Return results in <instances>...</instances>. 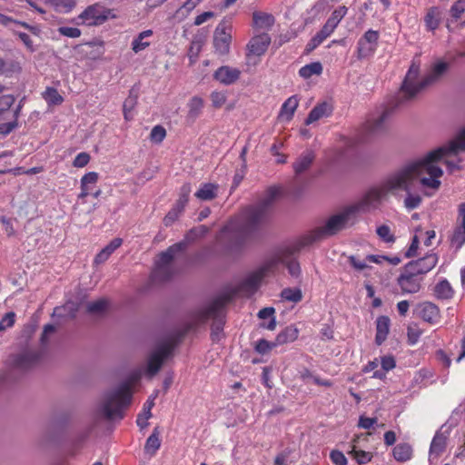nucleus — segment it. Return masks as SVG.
Masks as SVG:
<instances>
[{
  "label": "nucleus",
  "mask_w": 465,
  "mask_h": 465,
  "mask_svg": "<svg viewBox=\"0 0 465 465\" xmlns=\"http://www.w3.org/2000/svg\"><path fill=\"white\" fill-rule=\"evenodd\" d=\"M331 112V108L329 104L322 103L316 105L309 114L305 124H311L322 117L328 116Z\"/></svg>",
  "instance_id": "nucleus-26"
},
{
  "label": "nucleus",
  "mask_w": 465,
  "mask_h": 465,
  "mask_svg": "<svg viewBox=\"0 0 465 465\" xmlns=\"http://www.w3.org/2000/svg\"><path fill=\"white\" fill-rule=\"evenodd\" d=\"M388 194L382 183H381L378 186L370 189L360 202L351 205L358 206L357 213L359 214L361 212L377 208Z\"/></svg>",
  "instance_id": "nucleus-10"
},
{
  "label": "nucleus",
  "mask_w": 465,
  "mask_h": 465,
  "mask_svg": "<svg viewBox=\"0 0 465 465\" xmlns=\"http://www.w3.org/2000/svg\"><path fill=\"white\" fill-rule=\"evenodd\" d=\"M185 248V243L179 242L169 247L165 252L160 253L156 262V276L166 280L170 277L169 269L175 255Z\"/></svg>",
  "instance_id": "nucleus-13"
},
{
  "label": "nucleus",
  "mask_w": 465,
  "mask_h": 465,
  "mask_svg": "<svg viewBox=\"0 0 465 465\" xmlns=\"http://www.w3.org/2000/svg\"><path fill=\"white\" fill-rule=\"evenodd\" d=\"M299 104L298 98L296 96H291L289 97L282 105L279 118L282 121H290L293 114L295 110L297 109Z\"/></svg>",
  "instance_id": "nucleus-23"
},
{
  "label": "nucleus",
  "mask_w": 465,
  "mask_h": 465,
  "mask_svg": "<svg viewBox=\"0 0 465 465\" xmlns=\"http://www.w3.org/2000/svg\"><path fill=\"white\" fill-rule=\"evenodd\" d=\"M211 100L215 107H221L226 102V95L222 92H213L211 94Z\"/></svg>",
  "instance_id": "nucleus-61"
},
{
  "label": "nucleus",
  "mask_w": 465,
  "mask_h": 465,
  "mask_svg": "<svg viewBox=\"0 0 465 465\" xmlns=\"http://www.w3.org/2000/svg\"><path fill=\"white\" fill-rule=\"evenodd\" d=\"M454 291L447 280H441L434 287V295L440 300L452 298Z\"/></svg>",
  "instance_id": "nucleus-31"
},
{
  "label": "nucleus",
  "mask_w": 465,
  "mask_h": 465,
  "mask_svg": "<svg viewBox=\"0 0 465 465\" xmlns=\"http://www.w3.org/2000/svg\"><path fill=\"white\" fill-rule=\"evenodd\" d=\"M15 101V96L11 94L0 96V116L14 104Z\"/></svg>",
  "instance_id": "nucleus-53"
},
{
  "label": "nucleus",
  "mask_w": 465,
  "mask_h": 465,
  "mask_svg": "<svg viewBox=\"0 0 465 465\" xmlns=\"http://www.w3.org/2000/svg\"><path fill=\"white\" fill-rule=\"evenodd\" d=\"M97 181L98 173L95 172H90L81 178V185L90 187L92 189V186L94 185Z\"/></svg>",
  "instance_id": "nucleus-55"
},
{
  "label": "nucleus",
  "mask_w": 465,
  "mask_h": 465,
  "mask_svg": "<svg viewBox=\"0 0 465 465\" xmlns=\"http://www.w3.org/2000/svg\"><path fill=\"white\" fill-rule=\"evenodd\" d=\"M137 103L136 95L130 94L125 101L124 102L123 110L124 116L126 121H130L133 119V110Z\"/></svg>",
  "instance_id": "nucleus-45"
},
{
  "label": "nucleus",
  "mask_w": 465,
  "mask_h": 465,
  "mask_svg": "<svg viewBox=\"0 0 465 465\" xmlns=\"http://www.w3.org/2000/svg\"><path fill=\"white\" fill-rule=\"evenodd\" d=\"M108 308L109 302L104 298H100L86 304V311L92 315H102L108 310Z\"/></svg>",
  "instance_id": "nucleus-33"
},
{
  "label": "nucleus",
  "mask_w": 465,
  "mask_h": 465,
  "mask_svg": "<svg viewBox=\"0 0 465 465\" xmlns=\"http://www.w3.org/2000/svg\"><path fill=\"white\" fill-rule=\"evenodd\" d=\"M277 194L276 188H270L258 203L246 207L238 218L232 220L223 228V233L232 234L237 240H242L258 230L268 220Z\"/></svg>",
  "instance_id": "nucleus-2"
},
{
  "label": "nucleus",
  "mask_w": 465,
  "mask_h": 465,
  "mask_svg": "<svg viewBox=\"0 0 465 465\" xmlns=\"http://www.w3.org/2000/svg\"><path fill=\"white\" fill-rule=\"evenodd\" d=\"M60 35L70 38H77L81 35V30L76 27L62 26L58 28Z\"/></svg>",
  "instance_id": "nucleus-56"
},
{
  "label": "nucleus",
  "mask_w": 465,
  "mask_h": 465,
  "mask_svg": "<svg viewBox=\"0 0 465 465\" xmlns=\"http://www.w3.org/2000/svg\"><path fill=\"white\" fill-rule=\"evenodd\" d=\"M275 18L272 14L254 11L252 13V26L256 30L269 31L274 25Z\"/></svg>",
  "instance_id": "nucleus-21"
},
{
  "label": "nucleus",
  "mask_w": 465,
  "mask_h": 465,
  "mask_svg": "<svg viewBox=\"0 0 465 465\" xmlns=\"http://www.w3.org/2000/svg\"><path fill=\"white\" fill-rule=\"evenodd\" d=\"M160 446L161 440L159 438V431L158 429L155 428L153 433L148 437L144 446V450L146 452L153 455L159 450Z\"/></svg>",
  "instance_id": "nucleus-38"
},
{
  "label": "nucleus",
  "mask_w": 465,
  "mask_h": 465,
  "mask_svg": "<svg viewBox=\"0 0 465 465\" xmlns=\"http://www.w3.org/2000/svg\"><path fill=\"white\" fill-rule=\"evenodd\" d=\"M349 262L351 265L359 272H361L369 267L366 258L364 260H360L355 256H350Z\"/></svg>",
  "instance_id": "nucleus-57"
},
{
  "label": "nucleus",
  "mask_w": 465,
  "mask_h": 465,
  "mask_svg": "<svg viewBox=\"0 0 465 465\" xmlns=\"http://www.w3.org/2000/svg\"><path fill=\"white\" fill-rule=\"evenodd\" d=\"M417 310L419 316L429 323L435 324L440 321V309L430 302L420 303Z\"/></svg>",
  "instance_id": "nucleus-18"
},
{
  "label": "nucleus",
  "mask_w": 465,
  "mask_h": 465,
  "mask_svg": "<svg viewBox=\"0 0 465 465\" xmlns=\"http://www.w3.org/2000/svg\"><path fill=\"white\" fill-rule=\"evenodd\" d=\"M153 35V32L151 29L144 30L138 34V35L132 41V50L135 54H138L146 49L151 45L147 38L151 37Z\"/></svg>",
  "instance_id": "nucleus-24"
},
{
  "label": "nucleus",
  "mask_w": 465,
  "mask_h": 465,
  "mask_svg": "<svg viewBox=\"0 0 465 465\" xmlns=\"http://www.w3.org/2000/svg\"><path fill=\"white\" fill-rule=\"evenodd\" d=\"M357 208L358 206L351 204L331 215L322 226L317 227L310 233L304 244L335 235L339 232L352 226L358 219Z\"/></svg>",
  "instance_id": "nucleus-4"
},
{
  "label": "nucleus",
  "mask_w": 465,
  "mask_h": 465,
  "mask_svg": "<svg viewBox=\"0 0 465 465\" xmlns=\"http://www.w3.org/2000/svg\"><path fill=\"white\" fill-rule=\"evenodd\" d=\"M1 75H4L5 77H12L13 75L18 74L22 72V66L20 62L14 59H3V65L1 66Z\"/></svg>",
  "instance_id": "nucleus-32"
},
{
  "label": "nucleus",
  "mask_w": 465,
  "mask_h": 465,
  "mask_svg": "<svg viewBox=\"0 0 465 465\" xmlns=\"http://www.w3.org/2000/svg\"><path fill=\"white\" fill-rule=\"evenodd\" d=\"M331 461L335 465H346L347 459L344 454L339 450H332L330 454Z\"/></svg>",
  "instance_id": "nucleus-62"
},
{
  "label": "nucleus",
  "mask_w": 465,
  "mask_h": 465,
  "mask_svg": "<svg viewBox=\"0 0 465 465\" xmlns=\"http://www.w3.org/2000/svg\"><path fill=\"white\" fill-rule=\"evenodd\" d=\"M449 64L444 61H437L430 72L424 79L418 82L420 66L412 63L401 85V93L407 99L414 97L423 88L438 81L448 70Z\"/></svg>",
  "instance_id": "nucleus-5"
},
{
  "label": "nucleus",
  "mask_w": 465,
  "mask_h": 465,
  "mask_svg": "<svg viewBox=\"0 0 465 465\" xmlns=\"http://www.w3.org/2000/svg\"><path fill=\"white\" fill-rule=\"evenodd\" d=\"M381 365L383 371H389L395 368L396 362L392 356H383L381 359Z\"/></svg>",
  "instance_id": "nucleus-63"
},
{
  "label": "nucleus",
  "mask_w": 465,
  "mask_h": 465,
  "mask_svg": "<svg viewBox=\"0 0 465 465\" xmlns=\"http://www.w3.org/2000/svg\"><path fill=\"white\" fill-rule=\"evenodd\" d=\"M376 233L384 242H395L394 234L391 232V228L386 224H382L377 227Z\"/></svg>",
  "instance_id": "nucleus-47"
},
{
  "label": "nucleus",
  "mask_w": 465,
  "mask_h": 465,
  "mask_svg": "<svg viewBox=\"0 0 465 465\" xmlns=\"http://www.w3.org/2000/svg\"><path fill=\"white\" fill-rule=\"evenodd\" d=\"M203 107V99L198 96H193L192 99H190V101L188 103L187 117L192 120L196 119L200 115Z\"/></svg>",
  "instance_id": "nucleus-36"
},
{
  "label": "nucleus",
  "mask_w": 465,
  "mask_h": 465,
  "mask_svg": "<svg viewBox=\"0 0 465 465\" xmlns=\"http://www.w3.org/2000/svg\"><path fill=\"white\" fill-rule=\"evenodd\" d=\"M389 113L388 111H383L377 117H373L369 120L367 123V129L371 133H376L383 128V124L388 118Z\"/></svg>",
  "instance_id": "nucleus-39"
},
{
  "label": "nucleus",
  "mask_w": 465,
  "mask_h": 465,
  "mask_svg": "<svg viewBox=\"0 0 465 465\" xmlns=\"http://www.w3.org/2000/svg\"><path fill=\"white\" fill-rule=\"evenodd\" d=\"M271 43V37L267 33H262L253 36L249 44L247 49L249 54L260 56L263 54Z\"/></svg>",
  "instance_id": "nucleus-17"
},
{
  "label": "nucleus",
  "mask_w": 465,
  "mask_h": 465,
  "mask_svg": "<svg viewBox=\"0 0 465 465\" xmlns=\"http://www.w3.org/2000/svg\"><path fill=\"white\" fill-rule=\"evenodd\" d=\"M322 72V64L319 62H314V63H311L309 64L302 66L299 70V74L302 78L308 79L314 74H316V75L321 74Z\"/></svg>",
  "instance_id": "nucleus-37"
},
{
  "label": "nucleus",
  "mask_w": 465,
  "mask_h": 465,
  "mask_svg": "<svg viewBox=\"0 0 465 465\" xmlns=\"http://www.w3.org/2000/svg\"><path fill=\"white\" fill-rule=\"evenodd\" d=\"M111 17H114V15L112 14V10L95 4L88 6L78 15L77 25L96 26L103 25Z\"/></svg>",
  "instance_id": "nucleus-8"
},
{
  "label": "nucleus",
  "mask_w": 465,
  "mask_h": 465,
  "mask_svg": "<svg viewBox=\"0 0 465 465\" xmlns=\"http://www.w3.org/2000/svg\"><path fill=\"white\" fill-rule=\"evenodd\" d=\"M440 153L428 152L423 156L410 161L401 167L389 173L382 181L388 193L396 195L398 192L411 191V185L419 178L420 184L426 195H432L441 185L443 170L432 165L431 160Z\"/></svg>",
  "instance_id": "nucleus-1"
},
{
  "label": "nucleus",
  "mask_w": 465,
  "mask_h": 465,
  "mask_svg": "<svg viewBox=\"0 0 465 465\" xmlns=\"http://www.w3.org/2000/svg\"><path fill=\"white\" fill-rule=\"evenodd\" d=\"M438 262V256L435 253H430L421 259L408 262L406 265L417 274H425L432 270Z\"/></svg>",
  "instance_id": "nucleus-16"
},
{
  "label": "nucleus",
  "mask_w": 465,
  "mask_h": 465,
  "mask_svg": "<svg viewBox=\"0 0 465 465\" xmlns=\"http://www.w3.org/2000/svg\"><path fill=\"white\" fill-rule=\"evenodd\" d=\"M347 12L348 8L344 5H341L331 13L327 21L337 27L341 19L346 15Z\"/></svg>",
  "instance_id": "nucleus-48"
},
{
  "label": "nucleus",
  "mask_w": 465,
  "mask_h": 465,
  "mask_svg": "<svg viewBox=\"0 0 465 465\" xmlns=\"http://www.w3.org/2000/svg\"><path fill=\"white\" fill-rule=\"evenodd\" d=\"M441 20V12L438 7H430L424 17V22L429 31H434Z\"/></svg>",
  "instance_id": "nucleus-30"
},
{
  "label": "nucleus",
  "mask_w": 465,
  "mask_h": 465,
  "mask_svg": "<svg viewBox=\"0 0 465 465\" xmlns=\"http://www.w3.org/2000/svg\"><path fill=\"white\" fill-rule=\"evenodd\" d=\"M40 355L34 351H25L16 355L13 360V366L15 369L25 371L34 366L39 360Z\"/></svg>",
  "instance_id": "nucleus-20"
},
{
  "label": "nucleus",
  "mask_w": 465,
  "mask_h": 465,
  "mask_svg": "<svg viewBox=\"0 0 465 465\" xmlns=\"http://www.w3.org/2000/svg\"><path fill=\"white\" fill-rule=\"evenodd\" d=\"M314 154L312 151H306L293 163V169L296 174L305 172L312 163Z\"/></svg>",
  "instance_id": "nucleus-28"
},
{
  "label": "nucleus",
  "mask_w": 465,
  "mask_h": 465,
  "mask_svg": "<svg viewBox=\"0 0 465 465\" xmlns=\"http://www.w3.org/2000/svg\"><path fill=\"white\" fill-rule=\"evenodd\" d=\"M226 301L224 299H217L213 301L204 311L203 319H213L212 338L213 341H218L223 337V329L224 325L223 307Z\"/></svg>",
  "instance_id": "nucleus-7"
},
{
  "label": "nucleus",
  "mask_w": 465,
  "mask_h": 465,
  "mask_svg": "<svg viewBox=\"0 0 465 465\" xmlns=\"http://www.w3.org/2000/svg\"><path fill=\"white\" fill-rule=\"evenodd\" d=\"M419 244H420L419 236L417 234H415L412 237V241H411V243L410 247L408 248V250L405 252V257L406 258H411V257L416 256L417 255V251H418V248H419Z\"/></svg>",
  "instance_id": "nucleus-59"
},
{
  "label": "nucleus",
  "mask_w": 465,
  "mask_h": 465,
  "mask_svg": "<svg viewBox=\"0 0 465 465\" xmlns=\"http://www.w3.org/2000/svg\"><path fill=\"white\" fill-rule=\"evenodd\" d=\"M201 49L202 45L199 41H193L191 43V45L188 50V57L191 64H193L196 62L198 55L201 52Z\"/></svg>",
  "instance_id": "nucleus-50"
},
{
  "label": "nucleus",
  "mask_w": 465,
  "mask_h": 465,
  "mask_svg": "<svg viewBox=\"0 0 465 465\" xmlns=\"http://www.w3.org/2000/svg\"><path fill=\"white\" fill-rule=\"evenodd\" d=\"M173 344L164 342L153 351L147 358L145 373L152 378L161 369L164 360L171 354Z\"/></svg>",
  "instance_id": "nucleus-11"
},
{
  "label": "nucleus",
  "mask_w": 465,
  "mask_h": 465,
  "mask_svg": "<svg viewBox=\"0 0 465 465\" xmlns=\"http://www.w3.org/2000/svg\"><path fill=\"white\" fill-rule=\"evenodd\" d=\"M240 75L241 71L239 69L227 65L221 66L213 74L214 79L225 85L235 83Z\"/></svg>",
  "instance_id": "nucleus-19"
},
{
  "label": "nucleus",
  "mask_w": 465,
  "mask_h": 465,
  "mask_svg": "<svg viewBox=\"0 0 465 465\" xmlns=\"http://www.w3.org/2000/svg\"><path fill=\"white\" fill-rule=\"evenodd\" d=\"M349 454H351L359 464H366L370 462L372 458V454L371 452L358 450L355 444L352 445Z\"/></svg>",
  "instance_id": "nucleus-43"
},
{
  "label": "nucleus",
  "mask_w": 465,
  "mask_h": 465,
  "mask_svg": "<svg viewBox=\"0 0 465 465\" xmlns=\"http://www.w3.org/2000/svg\"><path fill=\"white\" fill-rule=\"evenodd\" d=\"M232 25L226 20L221 21L213 34V46L220 55L227 54L230 51Z\"/></svg>",
  "instance_id": "nucleus-9"
},
{
  "label": "nucleus",
  "mask_w": 465,
  "mask_h": 465,
  "mask_svg": "<svg viewBox=\"0 0 465 465\" xmlns=\"http://www.w3.org/2000/svg\"><path fill=\"white\" fill-rule=\"evenodd\" d=\"M390 331V319L387 316H380L376 320L375 341L381 345L386 339Z\"/></svg>",
  "instance_id": "nucleus-22"
},
{
  "label": "nucleus",
  "mask_w": 465,
  "mask_h": 465,
  "mask_svg": "<svg viewBox=\"0 0 465 465\" xmlns=\"http://www.w3.org/2000/svg\"><path fill=\"white\" fill-rule=\"evenodd\" d=\"M203 0H187L183 5L177 11V13H183L187 15L191 13Z\"/></svg>",
  "instance_id": "nucleus-58"
},
{
  "label": "nucleus",
  "mask_w": 465,
  "mask_h": 465,
  "mask_svg": "<svg viewBox=\"0 0 465 465\" xmlns=\"http://www.w3.org/2000/svg\"><path fill=\"white\" fill-rule=\"evenodd\" d=\"M283 301L297 303L302 299V292L299 288H285L281 292Z\"/></svg>",
  "instance_id": "nucleus-41"
},
{
  "label": "nucleus",
  "mask_w": 465,
  "mask_h": 465,
  "mask_svg": "<svg viewBox=\"0 0 465 465\" xmlns=\"http://www.w3.org/2000/svg\"><path fill=\"white\" fill-rule=\"evenodd\" d=\"M90 161V155L87 153H78L74 160V166L77 168L84 167Z\"/></svg>",
  "instance_id": "nucleus-60"
},
{
  "label": "nucleus",
  "mask_w": 465,
  "mask_h": 465,
  "mask_svg": "<svg viewBox=\"0 0 465 465\" xmlns=\"http://www.w3.org/2000/svg\"><path fill=\"white\" fill-rule=\"evenodd\" d=\"M278 262L279 260L273 259L262 267L250 273L242 283V291L249 295L254 293L260 287L263 277L267 272L273 270Z\"/></svg>",
  "instance_id": "nucleus-12"
},
{
  "label": "nucleus",
  "mask_w": 465,
  "mask_h": 465,
  "mask_svg": "<svg viewBox=\"0 0 465 465\" xmlns=\"http://www.w3.org/2000/svg\"><path fill=\"white\" fill-rule=\"evenodd\" d=\"M299 330L294 325H290L284 328L276 337L275 342L278 345L293 342L297 340Z\"/></svg>",
  "instance_id": "nucleus-25"
},
{
  "label": "nucleus",
  "mask_w": 465,
  "mask_h": 465,
  "mask_svg": "<svg viewBox=\"0 0 465 465\" xmlns=\"http://www.w3.org/2000/svg\"><path fill=\"white\" fill-rule=\"evenodd\" d=\"M464 11L465 3L463 2H457L450 8V14L456 19L460 18L461 15L464 13Z\"/></svg>",
  "instance_id": "nucleus-64"
},
{
  "label": "nucleus",
  "mask_w": 465,
  "mask_h": 465,
  "mask_svg": "<svg viewBox=\"0 0 465 465\" xmlns=\"http://www.w3.org/2000/svg\"><path fill=\"white\" fill-rule=\"evenodd\" d=\"M276 346H277V344H276L275 341L273 342H270L264 339H261L257 341V343L255 345V350L257 352H259L261 354H265Z\"/></svg>",
  "instance_id": "nucleus-51"
},
{
  "label": "nucleus",
  "mask_w": 465,
  "mask_h": 465,
  "mask_svg": "<svg viewBox=\"0 0 465 465\" xmlns=\"http://www.w3.org/2000/svg\"><path fill=\"white\" fill-rule=\"evenodd\" d=\"M422 334V330L417 324H411L407 329V335L409 343L414 345L418 342L420 335Z\"/></svg>",
  "instance_id": "nucleus-49"
},
{
  "label": "nucleus",
  "mask_w": 465,
  "mask_h": 465,
  "mask_svg": "<svg viewBox=\"0 0 465 465\" xmlns=\"http://www.w3.org/2000/svg\"><path fill=\"white\" fill-rule=\"evenodd\" d=\"M166 135L165 129L161 125H155L150 134V138L154 143H161Z\"/></svg>",
  "instance_id": "nucleus-52"
},
{
  "label": "nucleus",
  "mask_w": 465,
  "mask_h": 465,
  "mask_svg": "<svg viewBox=\"0 0 465 465\" xmlns=\"http://www.w3.org/2000/svg\"><path fill=\"white\" fill-rule=\"evenodd\" d=\"M156 398V394L154 396H151L146 402L143 404L142 412L138 415L136 423L137 425L143 429L148 425V420L152 416L151 410L154 405V400Z\"/></svg>",
  "instance_id": "nucleus-29"
},
{
  "label": "nucleus",
  "mask_w": 465,
  "mask_h": 465,
  "mask_svg": "<svg viewBox=\"0 0 465 465\" xmlns=\"http://www.w3.org/2000/svg\"><path fill=\"white\" fill-rule=\"evenodd\" d=\"M393 457L398 461H407L411 458L412 449L408 443H400L393 449Z\"/></svg>",
  "instance_id": "nucleus-34"
},
{
  "label": "nucleus",
  "mask_w": 465,
  "mask_h": 465,
  "mask_svg": "<svg viewBox=\"0 0 465 465\" xmlns=\"http://www.w3.org/2000/svg\"><path fill=\"white\" fill-rule=\"evenodd\" d=\"M208 232V228L204 225L198 226L196 228L192 229L186 234V239L189 241H193L197 238L203 237Z\"/></svg>",
  "instance_id": "nucleus-54"
},
{
  "label": "nucleus",
  "mask_w": 465,
  "mask_h": 465,
  "mask_svg": "<svg viewBox=\"0 0 465 465\" xmlns=\"http://www.w3.org/2000/svg\"><path fill=\"white\" fill-rule=\"evenodd\" d=\"M217 195V186L213 183H204L195 193V196L203 201L213 200Z\"/></svg>",
  "instance_id": "nucleus-35"
},
{
  "label": "nucleus",
  "mask_w": 465,
  "mask_h": 465,
  "mask_svg": "<svg viewBox=\"0 0 465 465\" xmlns=\"http://www.w3.org/2000/svg\"><path fill=\"white\" fill-rule=\"evenodd\" d=\"M380 38V34L375 30H368L358 40L357 43V57L358 59H365L374 54Z\"/></svg>",
  "instance_id": "nucleus-14"
},
{
  "label": "nucleus",
  "mask_w": 465,
  "mask_h": 465,
  "mask_svg": "<svg viewBox=\"0 0 465 465\" xmlns=\"http://www.w3.org/2000/svg\"><path fill=\"white\" fill-rule=\"evenodd\" d=\"M132 382L124 381L117 388L104 394L96 408V415L112 420L123 418V411L132 400Z\"/></svg>",
  "instance_id": "nucleus-3"
},
{
  "label": "nucleus",
  "mask_w": 465,
  "mask_h": 465,
  "mask_svg": "<svg viewBox=\"0 0 465 465\" xmlns=\"http://www.w3.org/2000/svg\"><path fill=\"white\" fill-rule=\"evenodd\" d=\"M436 151H440V153H438V155L431 160L430 163H432V165L440 167L439 163L444 162L450 173L460 170V159L457 158L453 160L451 158L456 157L460 153L465 151V128L462 129L455 138L447 143L431 150L430 152Z\"/></svg>",
  "instance_id": "nucleus-6"
},
{
  "label": "nucleus",
  "mask_w": 465,
  "mask_h": 465,
  "mask_svg": "<svg viewBox=\"0 0 465 465\" xmlns=\"http://www.w3.org/2000/svg\"><path fill=\"white\" fill-rule=\"evenodd\" d=\"M405 193L406 197L404 199V207L408 210L418 208L421 203V197L417 193H412L411 191Z\"/></svg>",
  "instance_id": "nucleus-46"
},
{
  "label": "nucleus",
  "mask_w": 465,
  "mask_h": 465,
  "mask_svg": "<svg viewBox=\"0 0 465 465\" xmlns=\"http://www.w3.org/2000/svg\"><path fill=\"white\" fill-rule=\"evenodd\" d=\"M447 437L440 432H437L432 439L430 448V458H438L446 448Z\"/></svg>",
  "instance_id": "nucleus-27"
},
{
  "label": "nucleus",
  "mask_w": 465,
  "mask_h": 465,
  "mask_svg": "<svg viewBox=\"0 0 465 465\" xmlns=\"http://www.w3.org/2000/svg\"><path fill=\"white\" fill-rule=\"evenodd\" d=\"M57 12L69 13L76 5L75 0H45Z\"/></svg>",
  "instance_id": "nucleus-40"
},
{
  "label": "nucleus",
  "mask_w": 465,
  "mask_h": 465,
  "mask_svg": "<svg viewBox=\"0 0 465 465\" xmlns=\"http://www.w3.org/2000/svg\"><path fill=\"white\" fill-rule=\"evenodd\" d=\"M450 242L456 249L461 248L465 243V225L457 224L450 238Z\"/></svg>",
  "instance_id": "nucleus-42"
},
{
  "label": "nucleus",
  "mask_w": 465,
  "mask_h": 465,
  "mask_svg": "<svg viewBox=\"0 0 465 465\" xmlns=\"http://www.w3.org/2000/svg\"><path fill=\"white\" fill-rule=\"evenodd\" d=\"M44 99L47 102L48 104L57 105L63 102V97L58 93V91L54 88L48 87L43 93Z\"/></svg>",
  "instance_id": "nucleus-44"
},
{
  "label": "nucleus",
  "mask_w": 465,
  "mask_h": 465,
  "mask_svg": "<svg viewBox=\"0 0 465 465\" xmlns=\"http://www.w3.org/2000/svg\"><path fill=\"white\" fill-rule=\"evenodd\" d=\"M397 282L403 294L417 293L421 288V278L411 269H409L407 265L398 277Z\"/></svg>",
  "instance_id": "nucleus-15"
}]
</instances>
